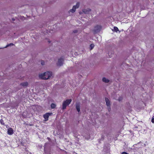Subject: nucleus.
I'll list each match as a JSON object with an SVG mask.
<instances>
[{
    "mask_svg": "<svg viewBox=\"0 0 154 154\" xmlns=\"http://www.w3.org/2000/svg\"><path fill=\"white\" fill-rule=\"evenodd\" d=\"M52 76V72H47L39 75L40 78L44 80L49 79Z\"/></svg>",
    "mask_w": 154,
    "mask_h": 154,
    "instance_id": "obj_1",
    "label": "nucleus"
},
{
    "mask_svg": "<svg viewBox=\"0 0 154 154\" xmlns=\"http://www.w3.org/2000/svg\"><path fill=\"white\" fill-rule=\"evenodd\" d=\"M71 101V99H67L64 101L62 104V109H66V106L70 103Z\"/></svg>",
    "mask_w": 154,
    "mask_h": 154,
    "instance_id": "obj_2",
    "label": "nucleus"
},
{
    "mask_svg": "<svg viewBox=\"0 0 154 154\" xmlns=\"http://www.w3.org/2000/svg\"><path fill=\"white\" fill-rule=\"evenodd\" d=\"M52 114V113H46L43 115V117L45 119V121H47L48 120V117L49 116Z\"/></svg>",
    "mask_w": 154,
    "mask_h": 154,
    "instance_id": "obj_3",
    "label": "nucleus"
},
{
    "mask_svg": "<svg viewBox=\"0 0 154 154\" xmlns=\"http://www.w3.org/2000/svg\"><path fill=\"white\" fill-rule=\"evenodd\" d=\"M63 58H60L58 60L57 63V65L58 66H61L63 64Z\"/></svg>",
    "mask_w": 154,
    "mask_h": 154,
    "instance_id": "obj_4",
    "label": "nucleus"
},
{
    "mask_svg": "<svg viewBox=\"0 0 154 154\" xmlns=\"http://www.w3.org/2000/svg\"><path fill=\"white\" fill-rule=\"evenodd\" d=\"M8 134L9 135H12L13 134V130L11 128H9L8 130Z\"/></svg>",
    "mask_w": 154,
    "mask_h": 154,
    "instance_id": "obj_5",
    "label": "nucleus"
},
{
    "mask_svg": "<svg viewBox=\"0 0 154 154\" xmlns=\"http://www.w3.org/2000/svg\"><path fill=\"white\" fill-rule=\"evenodd\" d=\"M105 100L107 106L109 107H110V102L109 100L107 98H105Z\"/></svg>",
    "mask_w": 154,
    "mask_h": 154,
    "instance_id": "obj_6",
    "label": "nucleus"
},
{
    "mask_svg": "<svg viewBox=\"0 0 154 154\" xmlns=\"http://www.w3.org/2000/svg\"><path fill=\"white\" fill-rule=\"evenodd\" d=\"M79 2H77L76 4L75 5H74L73 6L71 10H75L76 9L79 8Z\"/></svg>",
    "mask_w": 154,
    "mask_h": 154,
    "instance_id": "obj_7",
    "label": "nucleus"
},
{
    "mask_svg": "<svg viewBox=\"0 0 154 154\" xmlns=\"http://www.w3.org/2000/svg\"><path fill=\"white\" fill-rule=\"evenodd\" d=\"M94 31L95 32H97L99 31L101 28V27L99 25H97L94 27Z\"/></svg>",
    "mask_w": 154,
    "mask_h": 154,
    "instance_id": "obj_8",
    "label": "nucleus"
},
{
    "mask_svg": "<svg viewBox=\"0 0 154 154\" xmlns=\"http://www.w3.org/2000/svg\"><path fill=\"white\" fill-rule=\"evenodd\" d=\"M76 107L77 111L79 112L80 111V106L79 103H77L76 104Z\"/></svg>",
    "mask_w": 154,
    "mask_h": 154,
    "instance_id": "obj_9",
    "label": "nucleus"
},
{
    "mask_svg": "<svg viewBox=\"0 0 154 154\" xmlns=\"http://www.w3.org/2000/svg\"><path fill=\"white\" fill-rule=\"evenodd\" d=\"M102 81L105 83H108L109 82V80L105 77H103L102 79Z\"/></svg>",
    "mask_w": 154,
    "mask_h": 154,
    "instance_id": "obj_10",
    "label": "nucleus"
},
{
    "mask_svg": "<svg viewBox=\"0 0 154 154\" xmlns=\"http://www.w3.org/2000/svg\"><path fill=\"white\" fill-rule=\"evenodd\" d=\"M20 85L23 87H26L28 85V83L27 82L22 83L20 84Z\"/></svg>",
    "mask_w": 154,
    "mask_h": 154,
    "instance_id": "obj_11",
    "label": "nucleus"
},
{
    "mask_svg": "<svg viewBox=\"0 0 154 154\" xmlns=\"http://www.w3.org/2000/svg\"><path fill=\"white\" fill-rule=\"evenodd\" d=\"M56 105L54 103H52L51 105V107L52 109H54L56 107Z\"/></svg>",
    "mask_w": 154,
    "mask_h": 154,
    "instance_id": "obj_12",
    "label": "nucleus"
},
{
    "mask_svg": "<svg viewBox=\"0 0 154 154\" xmlns=\"http://www.w3.org/2000/svg\"><path fill=\"white\" fill-rule=\"evenodd\" d=\"M114 30L115 31L117 32L118 31H119V29L116 26H115L114 27Z\"/></svg>",
    "mask_w": 154,
    "mask_h": 154,
    "instance_id": "obj_13",
    "label": "nucleus"
},
{
    "mask_svg": "<svg viewBox=\"0 0 154 154\" xmlns=\"http://www.w3.org/2000/svg\"><path fill=\"white\" fill-rule=\"evenodd\" d=\"M14 45V44L13 43H10L8 45H7L5 47V48H7L8 47H9V46H13Z\"/></svg>",
    "mask_w": 154,
    "mask_h": 154,
    "instance_id": "obj_14",
    "label": "nucleus"
},
{
    "mask_svg": "<svg viewBox=\"0 0 154 154\" xmlns=\"http://www.w3.org/2000/svg\"><path fill=\"white\" fill-rule=\"evenodd\" d=\"M94 45L93 44H91L90 45V47L91 48V50H92L94 48Z\"/></svg>",
    "mask_w": 154,
    "mask_h": 154,
    "instance_id": "obj_15",
    "label": "nucleus"
},
{
    "mask_svg": "<svg viewBox=\"0 0 154 154\" xmlns=\"http://www.w3.org/2000/svg\"><path fill=\"white\" fill-rule=\"evenodd\" d=\"M88 10H84V12L85 14H87L88 13Z\"/></svg>",
    "mask_w": 154,
    "mask_h": 154,
    "instance_id": "obj_16",
    "label": "nucleus"
},
{
    "mask_svg": "<svg viewBox=\"0 0 154 154\" xmlns=\"http://www.w3.org/2000/svg\"><path fill=\"white\" fill-rule=\"evenodd\" d=\"M122 154H129L127 153L126 152H122Z\"/></svg>",
    "mask_w": 154,
    "mask_h": 154,
    "instance_id": "obj_17",
    "label": "nucleus"
},
{
    "mask_svg": "<svg viewBox=\"0 0 154 154\" xmlns=\"http://www.w3.org/2000/svg\"><path fill=\"white\" fill-rule=\"evenodd\" d=\"M75 10H70V12H71L72 13H73L75 12Z\"/></svg>",
    "mask_w": 154,
    "mask_h": 154,
    "instance_id": "obj_18",
    "label": "nucleus"
},
{
    "mask_svg": "<svg viewBox=\"0 0 154 154\" xmlns=\"http://www.w3.org/2000/svg\"><path fill=\"white\" fill-rule=\"evenodd\" d=\"M151 122L153 123H154V118H152V119Z\"/></svg>",
    "mask_w": 154,
    "mask_h": 154,
    "instance_id": "obj_19",
    "label": "nucleus"
},
{
    "mask_svg": "<svg viewBox=\"0 0 154 154\" xmlns=\"http://www.w3.org/2000/svg\"><path fill=\"white\" fill-rule=\"evenodd\" d=\"M41 64L42 65H44V62L43 61H42L41 62Z\"/></svg>",
    "mask_w": 154,
    "mask_h": 154,
    "instance_id": "obj_20",
    "label": "nucleus"
},
{
    "mask_svg": "<svg viewBox=\"0 0 154 154\" xmlns=\"http://www.w3.org/2000/svg\"><path fill=\"white\" fill-rule=\"evenodd\" d=\"M77 32V30H75L73 31V32L74 33H76V32Z\"/></svg>",
    "mask_w": 154,
    "mask_h": 154,
    "instance_id": "obj_21",
    "label": "nucleus"
},
{
    "mask_svg": "<svg viewBox=\"0 0 154 154\" xmlns=\"http://www.w3.org/2000/svg\"><path fill=\"white\" fill-rule=\"evenodd\" d=\"M110 109H110V107L109 108H108V111H110Z\"/></svg>",
    "mask_w": 154,
    "mask_h": 154,
    "instance_id": "obj_22",
    "label": "nucleus"
},
{
    "mask_svg": "<svg viewBox=\"0 0 154 154\" xmlns=\"http://www.w3.org/2000/svg\"><path fill=\"white\" fill-rule=\"evenodd\" d=\"M1 123L2 124L4 125V124L2 123V122L1 120Z\"/></svg>",
    "mask_w": 154,
    "mask_h": 154,
    "instance_id": "obj_23",
    "label": "nucleus"
},
{
    "mask_svg": "<svg viewBox=\"0 0 154 154\" xmlns=\"http://www.w3.org/2000/svg\"><path fill=\"white\" fill-rule=\"evenodd\" d=\"M12 20H13V21H14V19H12Z\"/></svg>",
    "mask_w": 154,
    "mask_h": 154,
    "instance_id": "obj_24",
    "label": "nucleus"
},
{
    "mask_svg": "<svg viewBox=\"0 0 154 154\" xmlns=\"http://www.w3.org/2000/svg\"><path fill=\"white\" fill-rule=\"evenodd\" d=\"M88 10H91V9H88Z\"/></svg>",
    "mask_w": 154,
    "mask_h": 154,
    "instance_id": "obj_25",
    "label": "nucleus"
}]
</instances>
